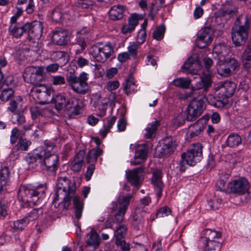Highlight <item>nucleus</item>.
I'll return each instance as SVG.
<instances>
[{"label":"nucleus","mask_w":251,"mask_h":251,"mask_svg":"<svg viewBox=\"0 0 251 251\" xmlns=\"http://www.w3.org/2000/svg\"><path fill=\"white\" fill-rule=\"evenodd\" d=\"M124 9L123 7L118 4L112 6L109 11L110 18L112 20L121 19L124 16Z\"/></svg>","instance_id":"nucleus-34"},{"label":"nucleus","mask_w":251,"mask_h":251,"mask_svg":"<svg viewBox=\"0 0 251 251\" xmlns=\"http://www.w3.org/2000/svg\"><path fill=\"white\" fill-rule=\"evenodd\" d=\"M85 152L83 150L79 151L76 154L71 164V169L74 172H77L81 170L84 158Z\"/></svg>","instance_id":"nucleus-33"},{"label":"nucleus","mask_w":251,"mask_h":251,"mask_svg":"<svg viewBox=\"0 0 251 251\" xmlns=\"http://www.w3.org/2000/svg\"><path fill=\"white\" fill-rule=\"evenodd\" d=\"M202 147L199 144H195L186 152L181 154V159L190 166H194L202 158Z\"/></svg>","instance_id":"nucleus-11"},{"label":"nucleus","mask_w":251,"mask_h":251,"mask_svg":"<svg viewBox=\"0 0 251 251\" xmlns=\"http://www.w3.org/2000/svg\"><path fill=\"white\" fill-rule=\"evenodd\" d=\"M191 80L188 77H179L174 79L172 84L176 87L186 89L189 88Z\"/></svg>","instance_id":"nucleus-44"},{"label":"nucleus","mask_w":251,"mask_h":251,"mask_svg":"<svg viewBox=\"0 0 251 251\" xmlns=\"http://www.w3.org/2000/svg\"><path fill=\"white\" fill-rule=\"evenodd\" d=\"M204 109L205 104L203 100L193 99L188 106L187 120L189 121L196 120L202 113Z\"/></svg>","instance_id":"nucleus-12"},{"label":"nucleus","mask_w":251,"mask_h":251,"mask_svg":"<svg viewBox=\"0 0 251 251\" xmlns=\"http://www.w3.org/2000/svg\"><path fill=\"white\" fill-rule=\"evenodd\" d=\"M44 153L42 151V147L37 150L35 152L32 153H28L25 157V160L28 164L29 167L34 168L40 165L42 168V157Z\"/></svg>","instance_id":"nucleus-20"},{"label":"nucleus","mask_w":251,"mask_h":251,"mask_svg":"<svg viewBox=\"0 0 251 251\" xmlns=\"http://www.w3.org/2000/svg\"><path fill=\"white\" fill-rule=\"evenodd\" d=\"M46 190L44 184L38 186L21 185L19 188L18 198L29 206L38 205L45 198Z\"/></svg>","instance_id":"nucleus-2"},{"label":"nucleus","mask_w":251,"mask_h":251,"mask_svg":"<svg viewBox=\"0 0 251 251\" xmlns=\"http://www.w3.org/2000/svg\"><path fill=\"white\" fill-rule=\"evenodd\" d=\"M165 32V25H160L153 31L152 35L154 39L158 41L162 40L164 37Z\"/></svg>","instance_id":"nucleus-51"},{"label":"nucleus","mask_w":251,"mask_h":251,"mask_svg":"<svg viewBox=\"0 0 251 251\" xmlns=\"http://www.w3.org/2000/svg\"><path fill=\"white\" fill-rule=\"evenodd\" d=\"M116 121V117L113 116L107 120V125H104L103 127L100 130V134L103 138H105L108 133L110 132V129L113 127Z\"/></svg>","instance_id":"nucleus-43"},{"label":"nucleus","mask_w":251,"mask_h":251,"mask_svg":"<svg viewBox=\"0 0 251 251\" xmlns=\"http://www.w3.org/2000/svg\"><path fill=\"white\" fill-rule=\"evenodd\" d=\"M52 101L54 103L56 109L60 110L63 108H66L67 100L64 93H59L53 96Z\"/></svg>","instance_id":"nucleus-37"},{"label":"nucleus","mask_w":251,"mask_h":251,"mask_svg":"<svg viewBox=\"0 0 251 251\" xmlns=\"http://www.w3.org/2000/svg\"><path fill=\"white\" fill-rule=\"evenodd\" d=\"M31 144V142L25 138H20L17 144L18 150L22 151H26L28 147Z\"/></svg>","instance_id":"nucleus-53"},{"label":"nucleus","mask_w":251,"mask_h":251,"mask_svg":"<svg viewBox=\"0 0 251 251\" xmlns=\"http://www.w3.org/2000/svg\"><path fill=\"white\" fill-rule=\"evenodd\" d=\"M115 244L119 247L122 251H130V245L127 243L125 240L115 241Z\"/></svg>","instance_id":"nucleus-60"},{"label":"nucleus","mask_w":251,"mask_h":251,"mask_svg":"<svg viewBox=\"0 0 251 251\" xmlns=\"http://www.w3.org/2000/svg\"><path fill=\"white\" fill-rule=\"evenodd\" d=\"M148 153V148L146 145H138L135 151L134 159L131 161V164L132 165L141 164L147 159Z\"/></svg>","instance_id":"nucleus-22"},{"label":"nucleus","mask_w":251,"mask_h":251,"mask_svg":"<svg viewBox=\"0 0 251 251\" xmlns=\"http://www.w3.org/2000/svg\"><path fill=\"white\" fill-rule=\"evenodd\" d=\"M136 88L134 82L131 79L126 80L125 85L124 86V90L127 95H129L134 92Z\"/></svg>","instance_id":"nucleus-55"},{"label":"nucleus","mask_w":251,"mask_h":251,"mask_svg":"<svg viewBox=\"0 0 251 251\" xmlns=\"http://www.w3.org/2000/svg\"><path fill=\"white\" fill-rule=\"evenodd\" d=\"M47 111V110L46 109L43 110L42 111H41L36 106L32 107L30 108L31 117L34 120L40 116H41L42 114H45Z\"/></svg>","instance_id":"nucleus-61"},{"label":"nucleus","mask_w":251,"mask_h":251,"mask_svg":"<svg viewBox=\"0 0 251 251\" xmlns=\"http://www.w3.org/2000/svg\"><path fill=\"white\" fill-rule=\"evenodd\" d=\"M226 143L228 147L235 148L241 144L242 139L238 134L233 133L228 135Z\"/></svg>","instance_id":"nucleus-42"},{"label":"nucleus","mask_w":251,"mask_h":251,"mask_svg":"<svg viewBox=\"0 0 251 251\" xmlns=\"http://www.w3.org/2000/svg\"><path fill=\"white\" fill-rule=\"evenodd\" d=\"M71 14L61 9L60 8H55L52 12L51 18L56 23H64L66 20H70Z\"/></svg>","instance_id":"nucleus-29"},{"label":"nucleus","mask_w":251,"mask_h":251,"mask_svg":"<svg viewBox=\"0 0 251 251\" xmlns=\"http://www.w3.org/2000/svg\"><path fill=\"white\" fill-rule=\"evenodd\" d=\"M10 182V172L7 167H4L0 170V192L4 186Z\"/></svg>","instance_id":"nucleus-38"},{"label":"nucleus","mask_w":251,"mask_h":251,"mask_svg":"<svg viewBox=\"0 0 251 251\" xmlns=\"http://www.w3.org/2000/svg\"><path fill=\"white\" fill-rule=\"evenodd\" d=\"M54 147L53 143L47 140L45 142V146L42 147L45 153L42 157V169L53 173H55L59 165V156L53 151Z\"/></svg>","instance_id":"nucleus-4"},{"label":"nucleus","mask_w":251,"mask_h":251,"mask_svg":"<svg viewBox=\"0 0 251 251\" xmlns=\"http://www.w3.org/2000/svg\"><path fill=\"white\" fill-rule=\"evenodd\" d=\"M25 24H21L19 23H10L8 32L12 37L16 38L21 37L24 33H26Z\"/></svg>","instance_id":"nucleus-28"},{"label":"nucleus","mask_w":251,"mask_h":251,"mask_svg":"<svg viewBox=\"0 0 251 251\" xmlns=\"http://www.w3.org/2000/svg\"><path fill=\"white\" fill-rule=\"evenodd\" d=\"M207 120V118H205L204 116L198 120V121L193 125L195 130L192 131L190 133L187 134V140L190 141L189 138H193L197 136L203 130Z\"/></svg>","instance_id":"nucleus-30"},{"label":"nucleus","mask_w":251,"mask_h":251,"mask_svg":"<svg viewBox=\"0 0 251 251\" xmlns=\"http://www.w3.org/2000/svg\"><path fill=\"white\" fill-rule=\"evenodd\" d=\"M176 145L173 139L170 137H166L163 139L162 143L156 149V151L159 152L160 157L167 156L174 151Z\"/></svg>","instance_id":"nucleus-18"},{"label":"nucleus","mask_w":251,"mask_h":251,"mask_svg":"<svg viewBox=\"0 0 251 251\" xmlns=\"http://www.w3.org/2000/svg\"><path fill=\"white\" fill-rule=\"evenodd\" d=\"M162 176V172L159 170H156L152 173L151 183L153 185L154 190L156 192V195L158 198L161 197L162 190L164 187Z\"/></svg>","instance_id":"nucleus-25"},{"label":"nucleus","mask_w":251,"mask_h":251,"mask_svg":"<svg viewBox=\"0 0 251 251\" xmlns=\"http://www.w3.org/2000/svg\"><path fill=\"white\" fill-rule=\"evenodd\" d=\"M114 52V47L107 42L105 43L98 42L92 47L91 55L98 62H104L113 55Z\"/></svg>","instance_id":"nucleus-6"},{"label":"nucleus","mask_w":251,"mask_h":251,"mask_svg":"<svg viewBox=\"0 0 251 251\" xmlns=\"http://www.w3.org/2000/svg\"><path fill=\"white\" fill-rule=\"evenodd\" d=\"M159 125V122L155 120L151 124H149L146 128V133L145 136L146 138L150 139L151 138L152 135L155 133L158 126Z\"/></svg>","instance_id":"nucleus-46"},{"label":"nucleus","mask_w":251,"mask_h":251,"mask_svg":"<svg viewBox=\"0 0 251 251\" xmlns=\"http://www.w3.org/2000/svg\"><path fill=\"white\" fill-rule=\"evenodd\" d=\"M236 88V84L232 81H221L217 84L214 88L215 92L220 91L221 94L226 96H232Z\"/></svg>","instance_id":"nucleus-21"},{"label":"nucleus","mask_w":251,"mask_h":251,"mask_svg":"<svg viewBox=\"0 0 251 251\" xmlns=\"http://www.w3.org/2000/svg\"><path fill=\"white\" fill-rule=\"evenodd\" d=\"M88 32L89 31L86 27H84L76 32V44L80 47L82 50H83L86 47L85 38Z\"/></svg>","instance_id":"nucleus-36"},{"label":"nucleus","mask_w":251,"mask_h":251,"mask_svg":"<svg viewBox=\"0 0 251 251\" xmlns=\"http://www.w3.org/2000/svg\"><path fill=\"white\" fill-rule=\"evenodd\" d=\"M248 32L244 30H240L232 28L231 38L233 43L238 47L244 44L247 38Z\"/></svg>","instance_id":"nucleus-26"},{"label":"nucleus","mask_w":251,"mask_h":251,"mask_svg":"<svg viewBox=\"0 0 251 251\" xmlns=\"http://www.w3.org/2000/svg\"><path fill=\"white\" fill-rule=\"evenodd\" d=\"M144 168L139 167L126 172V177L131 185L139 187L141 183V176Z\"/></svg>","instance_id":"nucleus-19"},{"label":"nucleus","mask_w":251,"mask_h":251,"mask_svg":"<svg viewBox=\"0 0 251 251\" xmlns=\"http://www.w3.org/2000/svg\"><path fill=\"white\" fill-rule=\"evenodd\" d=\"M83 107L82 100L75 97H71L67 100L65 109L72 115H77Z\"/></svg>","instance_id":"nucleus-23"},{"label":"nucleus","mask_w":251,"mask_h":251,"mask_svg":"<svg viewBox=\"0 0 251 251\" xmlns=\"http://www.w3.org/2000/svg\"><path fill=\"white\" fill-rule=\"evenodd\" d=\"M146 32L145 30L143 29H141L138 32L137 37V42L138 44L141 45L143 43L145 42L146 38Z\"/></svg>","instance_id":"nucleus-64"},{"label":"nucleus","mask_w":251,"mask_h":251,"mask_svg":"<svg viewBox=\"0 0 251 251\" xmlns=\"http://www.w3.org/2000/svg\"><path fill=\"white\" fill-rule=\"evenodd\" d=\"M27 225L28 222L23 218L14 221L9 231L13 233H17L24 230Z\"/></svg>","instance_id":"nucleus-40"},{"label":"nucleus","mask_w":251,"mask_h":251,"mask_svg":"<svg viewBox=\"0 0 251 251\" xmlns=\"http://www.w3.org/2000/svg\"><path fill=\"white\" fill-rule=\"evenodd\" d=\"M53 90L45 84L34 86L30 94L34 99L40 104H44L52 102Z\"/></svg>","instance_id":"nucleus-10"},{"label":"nucleus","mask_w":251,"mask_h":251,"mask_svg":"<svg viewBox=\"0 0 251 251\" xmlns=\"http://www.w3.org/2000/svg\"><path fill=\"white\" fill-rule=\"evenodd\" d=\"M171 213V210L169 207L166 206L160 208L156 213L157 218H162L169 216Z\"/></svg>","instance_id":"nucleus-57"},{"label":"nucleus","mask_w":251,"mask_h":251,"mask_svg":"<svg viewBox=\"0 0 251 251\" xmlns=\"http://www.w3.org/2000/svg\"><path fill=\"white\" fill-rule=\"evenodd\" d=\"M221 236L222 234L220 231L211 229H205L201 233V238L199 242V246L204 251L219 249L221 247V244L217 240L220 239Z\"/></svg>","instance_id":"nucleus-5"},{"label":"nucleus","mask_w":251,"mask_h":251,"mask_svg":"<svg viewBox=\"0 0 251 251\" xmlns=\"http://www.w3.org/2000/svg\"><path fill=\"white\" fill-rule=\"evenodd\" d=\"M249 188V182L245 177L234 179L227 184V191L229 193L239 195L245 194Z\"/></svg>","instance_id":"nucleus-14"},{"label":"nucleus","mask_w":251,"mask_h":251,"mask_svg":"<svg viewBox=\"0 0 251 251\" xmlns=\"http://www.w3.org/2000/svg\"><path fill=\"white\" fill-rule=\"evenodd\" d=\"M126 231V226L123 224H120L114 231L115 241L124 240Z\"/></svg>","instance_id":"nucleus-45"},{"label":"nucleus","mask_w":251,"mask_h":251,"mask_svg":"<svg viewBox=\"0 0 251 251\" xmlns=\"http://www.w3.org/2000/svg\"><path fill=\"white\" fill-rule=\"evenodd\" d=\"M25 27L29 40L40 39L43 30V25L41 22L34 21L32 23H26Z\"/></svg>","instance_id":"nucleus-17"},{"label":"nucleus","mask_w":251,"mask_h":251,"mask_svg":"<svg viewBox=\"0 0 251 251\" xmlns=\"http://www.w3.org/2000/svg\"><path fill=\"white\" fill-rule=\"evenodd\" d=\"M14 92L11 88L3 89L0 94V100L5 103L14 95Z\"/></svg>","instance_id":"nucleus-48"},{"label":"nucleus","mask_w":251,"mask_h":251,"mask_svg":"<svg viewBox=\"0 0 251 251\" xmlns=\"http://www.w3.org/2000/svg\"><path fill=\"white\" fill-rule=\"evenodd\" d=\"M94 105L102 113H104L107 109V104L106 102H103L100 99L94 102Z\"/></svg>","instance_id":"nucleus-59"},{"label":"nucleus","mask_w":251,"mask_h":251,"mask_svg":"<svg viewBox=\"0 0 251 251\" xmlns=\"http://www.w3.org/2000/svg\"><path fill=\"white\" fill-rule=\"evenodd\" d=\"M213 31L210 27L201 29L198 33L195 45L200 49H203L209 45L213 39Z\"/></svg>","instance_id":"nucleus-15"},{"label":"nucleus","mask_w":251,"mask_h":251,"mask_svg":"<svg viewBox=\"0 0 251 251\" xmlns=\"http://www.w3.org/2000/svg\"><path fill=\"white\" fill-rule=\"evenodd\" d=\"M201 65L199 61L193 58H189L181 67L183 71H187L189 74L195 75V79H198L195 88L197 90L203 89L207 91L211 84V75L210 73H207L205 75L201 76L197 74V71L200 70Z\"/></svg>","instance_id":"nucleus-3"},{"label":"nucleus","mask_w":251,"mask_h":251,"mask_svg":"<svg viewBox=\"0 0 251 251\" xmlns=\"http://www.w3.org/2000/svg\"><path fill=\"white\" fill-rule=\"evenodd\" d=\"M249 27L250 19L248 16L246 14H241L236 18L232 28L248 31Z\"/></svg>","instance_id":"nucleus-31"},{"label":"nucleus","mask_w":251,"mask_h":251,"mask_svg":"<svg viewBox=\"0 0 251 251\" xmlns=\"http://www.w3.org/2000/svg\"><path fill=\"white\" fill-rule=\"evenodd\" d=\"M12 123L14 124L22 125L26 122L25 116L22 112H18L13 114L12 116Z\"/></svg>","instance_id":"nucleus-50"},{"label":"nucleus","mask_w":251,"mask_h":251,"mask_svg":"<svg viewBox=\"0 0 251 251\" xmlns=\"http://www.w3.org/2000/svg\"><path fill=\"white\" fill-rule=\"evenodd\" d=\"M86 244L93 246L95 249L97 248L100 245V239L97 232L93 230L87 233L86 236Z\"/></svg>","instance_id":"nucleus-39"},{"label":"nucleus","mask_w":251,"mask_h":251,"mask_svg":"<svg viewBox=\"0 0 251 251\" xmlns=\"http://www.w3.org/2000/svg\"><path fill=\"white\" fill-rule=\"evenodd\" d=\"M51 58L53 61L57 62V63L60 65V67H62L68 62L69 55L66 52L57 51L52 53Z\"/></svg>","instance_id":"nucleus-32"},{"label":"nucleus","mask_w":251,"mask_h":251,"mask_svg":"<svg viewBox=\"0 0 251 251\" xmlns=\"http://www.w3.org/2000/svg\"><path fill=\"white\" fill-rule=\"evenodd\" d=\"M132 197V195L130 194L125 196H120L116 201L112 203V210L115 212L114 214L115 222L121 223L123 221Z\"/></svg>","instance_id":"nucleus-9"},{"label":"nucleus","mask_w":251,"mask_h":251,"mask_svg":"<svg viewBox=\"0 0 251 251\" xmlns=\"http://www.w3.org/2000/svg\"><path fill=\"white\" fill-rule=\"evenodd\" d=\"M62 195L64 206L68 207L71 199H73L75 219L79 220L82 216L84 203L80 197L75 195V189L70 187V181L66 177L58 178L56 184V196Z\"/></svg>","instance_id":"nucleus-1"},{"label":"nucleus","mask_w":251,"mask_h":251,"mask_svg":"<svg viewBox=\"0 0 251 251\" xmlns=\"http://www.w3.org/2000/svg\"><path fill=\"white\" fill-rule=\"evenodd\" d=\"M94 3V0H79L75 3V6L79 8H91Z\"/></svg>","instance_id":"nucleus-52"},{"label":"nucleus","mask_w":251,"mask_h":251,"mask_svg":"<svg viewBox=\"0 0 251 251\" xmlns=\"http://www.w3.org/2000/svg\"><path fill=\"white\" fill-rule=\"evenodd\" d=\"M69 39V32L66 30H56L52 33V42L57 45H65L68 43Z\"/></svg>","instance_id":"nucleus-27"},{"label":"nucleus","mask_w":251,"mask_h":251,"mask_svg":"<svg viewBox=\"0 0 251 251\" xmlns=\"http://www.w3.org/2000/svg\"><path fill=\"white\" fill-rule=\"evenodd\" d=\"M87 80V74L85 72L80 73L79 76L72 73L67 76V81L73 91L80 95H84L88 91Z\"/></svg>","instance_id":"nucleus-8"},{"label":"nucleus","mask_w":251,"mask_h":251,"mask_svg":"<svg viewBox=\"0 0 251 251\" xmlns=\"http://www.w3.org/2000/svg\"><path fill=\"white\" fill-rule=\"evenodd\" d=\"M140 212H137V210L135 209V213L132 217V226L137 230L143 227L145 222L144 215L142 214H141Z\"/></svg>","instance_id":"nucleus-41"},{"label":"nucleus","mask_w":251,"mask_h":251,"mask_svg":"<svg viewBox=\"0 0 251 251\" xmlns=\"http://www.w3.org/2000/svg\"><path fill=\"white\" fill-rule=\"evenodd\" d=\"M140 45L137 43L133 42H130L129 45L127 48L128 53L129 55H131L133 58H136L137 55V49Z\"/></svg>","instance_id":"nucleus-54"},{"label":"nucleus","mask_w":251,"mask_h":251,"mask_svg":"<svg viewBox=\"0 0 251 251\" xmlns=\"http://www.w3.org/2000/svg\"><path fill=\"white\" fill-rule=\"evenodd\" d=\"M230 53V47L223 43L216 44L213 48V56L217 62L226 61L229 59H233V58L229 57Z\"/></svg>","instance_id":"nucleus-16"},{"label":"nucleus","mask_w":251,"mask_h":251,"mask_svg":"<svg viewBox=\"0 0 251 251\" xmlns=\"http://www.w3.org/2000/svg\"><path fill=\"white\" fill-rule=\"evenodd\" d=\"M151 202V198L149 196L144 197L140 200V203L137 206L136 210L137 212H146V209L145 207L148 206Z\"/></svg>","instance_id":"nucleus-49"},{"label":"nucleus","mask_w":251,"mask_h":251,"mask_svg":"<svg viewBox=\"0 0 251 251\" xmlns=\"http://www.w3.org/2000/svg\"><path fill=\"white\" fill-rule=\"evenodd\" d=\"M242 61L246 68H251V48L247 46L242 55Z\"/></svg>","instance_id":"nucleus-47"},{"label":"nucleus","mask_w":251,"mask_h":251,"mask_svg":"<svg viewBox=\"0 0 251 251\" xmlns=\"http://www.w3.org/2000/svg\"><path fill=\"white\" fill-rule=\"evenodd\" d=\"M238 61L235 59H229L226 61H218L216 64L218 74L222 77H228L239 66Z\"/></svg>","instance_id":"nucleus-13"},{"label":"nucleus","mask_w":251,"mask_h":251,"mask_svg":"<svg viewBox=\"0 0 251 251\" xmlns=\"http://www.w3.org/2000/svg\"><path fill=\"white\" fill-rule=\"evenodd\" d=\"M45 67L42 66H30L26 67L23 75L24 81L34 85L39 86L44 80Z\"/></svg>","instance_id":"nucleus-7"},{"label":"nucleus","mask_w":251,"mask_h":251,"mask_svg":"<svg viewBox=\"0 0 251 251\" xmlns=\"http://www.w3.org/2000/svg\"><path fill=\"white\" fill-rule=\"evenodd\" d=\"M102 152V150L100 148H93L89 150L86 155L87 163L95 165L98 157L100 156Z\"/></svg>","instance_id":"nucleus-35"},{"label":"nucleus","mask_w":251,"mask_h":251,"mask_svg":"<svg viewBox=\"0 0 251 251\" xmlns=\"http://www.w3.org/2000/svg\"><path fill=\"white\" fill-rule=\"evenodd\" d=\"M157 57L153 55L149 54L146 57L145 60L147 65H151L153 67L157 65Z\"/></svg>","instance_id":"nucleus-63"},{"label":"nucleus","mask_w":251,"mask_h":251,"mask_svg":"<svg viewBox=\"0 0 251 251\" xmlns=\"http://www.w3.org/2000/svg\"><path fill=\"white\" fill-rule=\"evenodd\" d=\"M38 215V210L34 209L30 212L27 213L24 218L25 221H27L28 225L30 222L36 220Z\"/></svg>","instance_id":"nucleus-56"},{"label":"nucleus","mask_w":251,"mask_h":251,"mask_svg":"<svg viewBox=\"0 0 251 251\" xmlns=\"http://www.w3.org/2000/svg\"><path fill=\"white\" fill-rule=\"evenodd\" d=\"M23 13L22 8L16 7L15 11L13 12V16L11 17L10 23H17V20L22 15Z\"/></svg>","instance_id":"nucleus-62"},{"label":"nucleus","mask_w":251,"mask_h":251,"mask_svg":"<svg viewBox=\"0 0 251 251\" xmlns=\"http://www.w3.org/2000/svg\"><path fill=\"white\" fill-rule=\"evenodd\" d=\"M231 96H226L225 94H218V97L209 95L206 100L207 102L215 107L220 108L225 107L228 103V99Z\"/></svg>","instance_id":"nucleus-24"},{"label":"nucleus","mask_w":251,"mask_h":251,"mask_svg":"<svg viewBox=\"0 0 251 251\" xmlns=\"http://www.w3.org/2000/svg\"><path fill=\"white\" fill-rule=\"evenodd\" d=\"M221 11L224 16L226 15L232 16L233 14L235 13L236 10L233 6L230 5L228 3H226L222 8Z\"/></svg>","instance_id":"nucleus-58"}]
</instances>
